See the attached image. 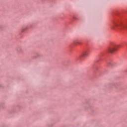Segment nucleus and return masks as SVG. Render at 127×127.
<instances>
[{"mask_svg":"<svg viewBox=\"0 0 127 127\" xmlns=\"http://www.w3.org/2000/svg\"><path fill=\"white\" fill-rule=\"evenodd\" d=\"M116 27H119L120 29H126L127 26L126 25H123V26H121L120 24H117L116 23H114L113 25L111 26L112 29H115Z\"/></svg>","mask_w":127,"mask_h":127,"instance_id":"1","label":"nucleus"},{"mask_svg":"<svg viewBox=\"0 0 127 127\" xmlns=\"http://www.w3.org/2000/svg\"><path fill=\"white\" fill-rule=\"evenodd\" d=\"M117 47H121V45H118L115 48H110L109 49V51L110 52V53H114V52H115V51H117Z\"/></svg>","mask_w":127,"mask_h":127,"instance_id":"2","label":"nucleus"},{"mask_svg":"<svg viewBox=\"0 0 127 127\" xmlns=\"http://www.w3.org/2000/svg\"><path fill=\"white\" fill-rule=\"evenodd\" d=\"M90 53V50L86 49L83 53L82 56L83 57H86L89 56V54Z\"/></svg>","mask_w":127,"mask_h":127,"instance_id":"3","label":"nucleus"},{"mask_svg":"<svg viewBox=\"0 0 127 127\" xmlns=\"http://www.w3.org/2000/svg\"><path fill=\"white\" fill-rule=\"evenodd\" d=\"M26 29H27V28H22L21 30V32H24V31H25V30H26Z\"/></svg>","mask_w":127,"mask_h":127,"instance_id":"4","label":"nucleus"}]
</instances>
